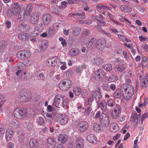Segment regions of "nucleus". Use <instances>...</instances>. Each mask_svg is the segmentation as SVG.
Masks as SVG:
<instances>
[{
  "label": "nucleus",
  "instance_id": "f257e3e1",
  "mask_svg": "<svg viewBox=\"0 0 148 148\" xmlns=\"http://www.w3.org/2000/svg\"><path fill=\"white\" fill-rule=\"evenodd\" d=\"M68 102V100L65 96L58 94L55 96L53 105L58 108L61 106L64 108L67 106Z\"/></svg>",
  "mask_w": 148,
  "mask_h": 148
},
{
  "label": "nucleus",
  "instance_id": "f03ea898",
  "mask_svg": "<svg viewBox=\"0 0 148 148\" xmlns=\"http://www.w3.org/2000/svg\"><path fill=\"white\" fill-rule=\"evenodd\" d=\"M91 96L88 98V103L89 105H91L93 100L95 99L96 102L98 103L101 99L102 95L100 88L97 90H93L91 93Z\"/></svg>",
  "mask_w": 148,
  "mask_h": 148
},
{
  "label": "nucleus",
  "instance_id": "7ed1b4c3",
  "mask_svg": "<svg viewBox=\"0 0 148 148\" xmlns=\"http://www.w3.org/2000/svg\"><path fill=\"white\" fill-rule=\"evenodd\" d=\"M72 84L71 81L69 79H66L62 80L60 82L59 87L61 90L63 91L70 88Z\"/></svg>",
  "mask_w": 148,
  "mask_h": 148
},
{
  "label": "nucleus",
  "instance_id": "20e7f679",
  "mask_svg": "<svg viewBox=\"0 0 148 148\" xmlns=\"http://www.w3.org/2000/svg\"><path fill=\"white\" fill-rule=\"evenodd\" d=\"M99 121L103 128L108 127L110 123L109 119L107 115L105 113H101V117L99 119Z\"/></svg>",
  "mask_w": 148,
  "mask_h": 148
},
{
  "label": "nucleus",
  "instance_id": "39448f33",
  "mask_svg": "<svg viewBox=\"0 0 148 148\" xmlns=\"http://www.w3.org/2000/svg\"><path fill=\"white\" fill-rule=\"evenodd\" d=\"M94 77L97 81H102L106 77V73L102 69H99L95 72Z\"/></svg>",
  "mask_w": 148,
  "mask_h": 148
},
{
  "label": "nucleus",
  "instance_id": "423d86ee",
  "mask_svg": "<svg viewBox=\"0 0 148 148\" xmlns=\"http://www.w3.org/2000/svg\"><path fill=\"white\" fill-rule=\"evenodd\" d=\"M13 114L15 118L21 119L27 116V113L24 110L16 109L14 112Z\"/></svg>",
  "mask_w": 148,
  "mask_h": 148
},
{
  "label": "nucleus",
  "instance_id": "0eeeda50",
  "mask_svg": "<svg viewBox=\"0 0 148 148\" xmlns=\"http://www.w3.org/2000/svg\"><path fill=\"white\" fill-rule=\"evenodd\" d=\"M21 10L20 5L18 3H13L12 5V8L10 10L11 13L14 15H16Z\"/></svg>",
  "mask_w": 148,
  "mask_h": 148
},
{
  "label": "nucleus",
  "instance_id": "6e6552de",
  "mask_svg": "<svg viewBox=\"0 0 148 148\" xmlns=\"http://www.w3.org/2000/svg\"><path fill=\"white\" fill-rule=\"evenodd\" d=\"M59 61V58L57 56H55L49 59L46 62V64L49 66H56L58 61Z\"/></svg>",
  "mask_w": 148,
  "mask_h": 148
},
{
  "label": "nucleus",
  "instance_id": "1a4fd4ad",
  "mask_svg": "<svg viewBox=\"0 0 148 148\" xmlns=\"http://www.w3.org/2000/svg\"><path fill=\"white\" fill-rule=\"evenodd\" d=\"M122 90L123 92L133 95L134 93V89L133 87L130 85L127 86L125 84L121 86Z\"/></svg>",
  "mask_w": 148,
  "mask_h": 148
},
{
  "label": "nucleus",
  "instance_id": "9d476101",
  "mask_svg": "<svg viewBox=\"0 0 148 148\" xmlns=\"http://www.w3.org/2000/svg\"><path fill=\"white\" fill-rule=\"evenodd\" d=\"M20 94L25 98V102H28L31 99V93L28 90H22Z\"/></svg>",
  "mask_w": 148,
  "mask_h": 148
},
{
  "label": "nucleus",
  "instance_id": "9b49d317",
  "mask_svg": "<svg viewBox=\"0 0 148 148\" xmlns=\"http://www.w3.org/2000/svg\"><path fill=\"white\" fill-rule=\"evenodd\" d=\"M139 80L141 87L145 88L148 87V74L146 75L144 78L141 76H140Z\"/></svg>",
  "mask_w": 148,
  "mask_h": 148
},
{
  "label": "nucleus",
  "instance_id": "f8f14e48",
  "mask_svg": "<svg viewBox=\"0 0 148 148\" xmlns=\"http://www.w3.org/2000/svg\"><path fill=\"white\" fill-rule=\"evenodd\" d=\"M89 127L88 124L86 121H81L79 124V130L82 132L86 131Z\"/></svg>",
  "mask_w": 148,
  "mask_h": 148
},
{
  "label": "nucleus",
  "instance_id": "ddd939ff",
  "mask_svg": "<svg viewBox=\"0 0 148 148\" xmlns=\"http://www.w3.org/2000/svg\"><path fill=\"white\" fill-rule=\"evenodd\" d=\"M52 17L51 15L48 13L45 14L42 18V20L44 25H47L51 22Z\"/></svg>",
  "mask_w": 148,
  "mask_h": 148
},
{
  "label": "nucleus",
  "instance_id": "4468645a",
  "mask_svg": "<svg viewBox=\"0 0 148 148\" xmlns=\"http://www.w3.org/2000/svg\"><path fill=\"white\" fill-rule=\"evenodd\" d=\"M40 144V142L38 140L34 138L31 140L29 144L31 148H38Z\"/></svg>",
  "mask_w": 148,
  "mask_h": 148
},
{
  "label": "nucleus",
  "instance_id": "2eb2a0df",
  "mask_svg": "<svg viewBox=\"0 0 148 148\" xmlns=\"http://www.w3.org/2000/svg\"><path fill=\"white\" fill-rule=\"evenodd\" d=\"M48 46L47 41L43 42L40 45L38 49V51L39 52H43L45 51Z\"/></svg>",
  "mask_w": 148,
  "mask_h": 148
},
{
  "label": "nucleus",
  "instance_id": "dca6fc26",
  "mask_svg": "<svg viewBox=\"0 0 148 148\" xmlns=\"http://www.w3.org/2000/svg\"><path fill=\"white\" fill-rule=\"evenodd\" d=\"M39 14L38 12H35L32 16L30 19L31 22L32 24H36L39 20Z\"/></svg>",
  "mask_w": 148,
  "mask_h": 148
},
{
  "label": "nucleus",
  "instance_id": "f3484780",
  "mask_svg": "<svg viewBox=\"0 0 148 148\" xmlns=\"http://www.w3.org/2000/svg\"><path fill=\"white\" fill-rule=\"evenodd\" d=\"M87 46L90 49L96 48V41H95L94 38H91L88 40Z\"/></svg>",
  "mask_w": 148,
  "mask_h": 148
},
{
  "label": "nucleus",
  "instance_id": "a211bd4d",
  "mask_svg": "<svg viewBox=\"0 0 148 148\" xmlns=\"http://www.w3.org/2000/svg\"><path fill=\"white\" fill-rule=\"evenodd\" d=\"M123 91L122 90V87L121 89H118L114 92L113 97L115 98H123Z\"/></svg>",
  "mask_w": 148,
  "mask_h": 148
},
{
  "label": "nucleus",
  "instance_id": "6ab92c4d",
  "mask_svg": "<svg viewBox=\"0 0 148 148\" xmlns=\"http://www.w3.org/2000/svg\"><path fill=\"white\" fill-rule=\"evenodd\" d=\"M68 116L64 114H61L59 117V121L62 125H65L68 122Z\"/></svg>",
  "mask_w": 148,
  "mask_h": 148
},
{
  "label": "nucleus",
  "instance_id": "aec40b11",
  "mask_svg": "<svg viewBox=\"0 0 148 148\" xmlns=\"http://www.w3.org/2000/svg\"><path fill=\"white\" fill-rule=\"evenodd\" d=\"M106 43V41L104 39H102L96 41V48L99 50H101L102 48Z\"/></svg>",
  "mask_w": 148,
  "mask_h": 148
},
{
  "label": "nucleus",
  "instance_id": "412c9836",
  "mask_svg": "<svg viewBox=\"0 0 148 148\" xmlns=\"http://www.w3.org/2000/svg\"><path fill=\"white\" fill-rule=\"evenodd\" d=\"M33 5L31 4H29L26 8V10L24 11L23 16L26 17L29 16L33 8Z\"/></svg>",
  "mask_w": 148,
  "mask_h": 148
},
{
  "label": "nucleus",
  "instance_id": "4be33fe9",
  "mask_svg": "<svg viewBox=\"0 0 148 148\" xmlns=\"http://www.w3.org/2000/svg\"><path fill=\"white\" fill-rule=\"evenodd\" d=\"M47 145L49 148H53L56 144V142L54 138H49L47 140Z\"/></svg>",
  "mask_w": 148,
  "mask_h": 148
},
{
  "label": "nucleus",
  "instance_id": "5701e85b",
  "mask_svg": "<svg viewBox=\"0 0 148 148\" xmlns=\"http://www.w3.org/2000/svg\"><path fill=\"white\" fill-rule=\"evenodd\" d=\"M84 140L81 138H78L76 141V148H84Z\"/></svg>",
  "mask_w": 148,
  "mask_h": 148
},
{
  "label": "nucleus",
  "instance_id": "b1692460",
  "mask_svg": "<svg viewBox=\"0 0 148 148\" xmlns=\"http://www.w3.org/2000/svg\"><path fill=\"white\" fill-rule=\"evenodd\" d=\"M119 130V127L118 124L115 123H111L110 125V130L112 132L115 133Z\"/></svg>",
  "mask_w": 148,
  "mask_h": 148
},
{
  "label": "nucleus",
  "instance_id": "393cba45",
  "mask_svg": "<svg viewBox=\"0 0 148 148\" xmlns=\"http://www.w3.org/2000/svg\"><path fill=\"white\" fill-rule=\"evenodd\" d=\"M120 113L119 110L118 108H115L112 111L111 115L114 119H117L119 118Z\"/></svg>",
  "mask_w": 148,
  "mask_h": 148
},
{
  "label": "nucleus",
  "instance_id": "a878e982",
  "mask_svg": "<svg viewBox=\"0 0 148 148\" xmlns=\"http://www.w3.org/2000/svg\"><path fill=\"white\" fill-rule=\"evenodd\" d=\"M88 140L90 143H96L97 142V138L96 136L92 134L89 135L87 137Z\"/></svg>",
  "mask_w": 148,
  "mask_h": 148
},
{
  "label": "nucleus",
  "instance_id": "bb28decb",
  "mask_svg": "<svg viewBox=\"0 0 148 148\" xmlns=\"http://www.w3.org/2000/svg\"><path fill=\"white\" fill-rule=\"evenodd\" d=\"M68 139V136L65 134H60L58 137V140L62 144L65 143Z\"/></svg>",
  "mask_w": 148,
  "mask_h": 148
},
{
  "label": "nucleus",
  "instance_id": "cd10ccee",
  "mask_svg": "<svg viewBox=\"0 0 148 148\" xmlns=\"http://www.w3.org/2000/svg\"><path fill=\"white\" fill-rule=\"evenodd\" d=\"M30 29L29 26L28 25L22 24L19 26V29L23 32L28 31Z\"/></svg>",
  "mask_w": 148,
  "mask_h": 148
},
{
  "label": "nucleus",
  "instance_id": "c85d7f7f",
  "mask_svg": "<svg viewBox=\"0 0 148 148\" xmlns=\"http://www.w3.org/2000/svg\"><path fill=\"white\" fill-rule=\"evenodd\" d=\"M103 127L99 124L94 123L93 125V129L96 132H99L100 131L103 130Z\"/></svg>",
  "mask_w": 148,
  "mask_h": 148
},
{
  "label": "nucleus",
  "instance_id": "c756f323",
  "mask_svg": "<svg viewBox=\"0 0 148 148\" xmlns=\"http://www.w3.org/2000/svg\"><path fill=\"white\" fill-rule=\"evenodd\" d=\"M19 69L18 70L16 73L17 76L20 73H21L23 70L25 68V66L24 64L22 63H20L18 65Z\"/></svg>",
  "mask_w": 148,
  "mask_h": 148
},
{
  "label": "nucleus",
  "instance_id": "7c9ffc66",
  "mask_svg": "<svg viewBox=\"0 0 148 148\" xmlns=\"http://www.w3.org/2000/svg\"><path fill=\"white\" fill-rule=\"evenodd\" d=\"M118 78L117 77L113 75H111L108 77H107V80L108 82H114L117 80Z\"/></svg>",
  "mask_w": 148,
  "mask_h": 148
},
{
  "label": "nucleus",
  "instance_id": "2f4dec72",
  "mask_svg": "<svg viewBox=\"0 0 148 148\" xmlns=\"http://www.w3.org/2000/svg\"><path fill=\"white\" fill-rule=\"evenodd\" d=\"M114 69L116 72H122L125 70V68L123 64H119L115 66Z\"/></svg>",
  "mask_w": 148,
  "mask_h": 148
},
{
  "label": "nucleus",
  "instance_id": "473e14b6",
  "mask_svg": "<svg viewBox=\"0 0 148 148\" xmlns=\"http://www.w3.org/2000/svg\"><path fill=\"white\" fill-rule=\"evenodd\" d=\"M17 56L19 59L23 60L25 58L24 50H21L18 51L16 54Z\"/></svg>",
  "mask_w": 148,
  "mask_h": 148
},
{
  "label": "nucleus",
  "instance_id": "72a5a7b5",
  "mask_svg": "<svg viewBox=\"0 0 148 148\" xmlns=\"http://www.w3.org/2000/svg\"><path fill=\"white\" fill-rule=\"evenodd\" d=\"M133 95L132 94L123 92V98L124 99L128 101L132 99Z\"/></svg>",
  "mask_w": 148,
  "mask_h": 148
},
{
  "label": "nucleus",
  "instance_id": "f704fd0d",
  "mask_svg": "<svg viewBox=\"0 0 148 148\" xmlns=\"http://www.w3.org/2000/svg\"><path fill=\"white\" fill-rule=\"evenodd\" d=\"M18 38L22 41H25L26 38L28 37V36L26 33L23 32L20 33L18 35Z\"/></svg>",
  "mask_w": 148,
  "mask_h": 148
},
{
  "label": "nucleus",
  "instance_id": "c9c22d12",
  "mask_svg": "<svg viewBox=\"0 0 148 148\" xmlns=\"http://www.w3.org/2000/svg\"><path fill=\"white\" fill-rule=\"evenodd\" d=\"M79 50L76 49L71 50L69 52V54L73 56H77L79 53Z\"/></svg>",
  "mask_w": 148,
  "mask_h": 148
},
{
  "label": "nucleus",
  "instance_id": "e433bc0d",
  "mask_svg": "<svg viewBox=\"0 0 148 148\" xmlns=\"http://www.w3.org/2000/svg\"><path fill=\"white\" fill-rule=\"evenodd\" d=\"M45 118L46 121L48 122H51L53 120V118L52 115L50 113H47L46 116H45Z\"/></svg>",
  "mask_w": 148,
  "mask_h": 148
},
{
  "label": "nucleus",
  "instance_id": "4c0bfd02",
  "mask_svg": "<svg viewBox=\"0 0 148 148\" xmlns=\"http://www.w3.org/2000/svg\"><path fill=\"white\" fill-rule=\"evenodd\" d=\"M81 91V88L77 86L74 88L73 92L75 95L78 96L80 94Z\"/></svg>",
  "mask_w": 148,
  "mask_h": 148
},
{
  "label": "nucleus",
  "instance_id": "58836bf2",
  "mask_svg": "<svg viewBox=\"0 0 148 148\" xmlns=\"http://www.w3.org/2000/svg\"><path fill=\"white\" fill-rule=\"evenodd\" d=\"M93 64H97L100 63L102 61L101 59L98 57H95L91 60Z\"/></svg>",
  "mask_w": 148,
  "mask_h": 148
},
{
  "label": "nucleus",
  "instance_id": "ea45409f",
  "mask_svg": "<svg viewBox=\"0 0 148 148\" xmlns=\"http://www.w3.org/2000/svg\"><path fill=\"white\" fill-rule=\"evenodd\" d=\"M11 125L17 128L20 125L18 121L16 119H14L12 120L11 123Z\"/></svg>",
  "mask_w": 148,
  "mask_h": 148
},
{
  "label": "nucleus",
  "instance_id": "a19ab883",
  "mask_svg": "<svg viewBox=\"0 0 148 148\" xmlns=\"http://www.w3.org/2000/svg\"><path fill=\"white\" fill-rule=\"evenodd\" d=\"M120 9L122 10L125 12L130 11L132 10V9L131 8L125 5L121 6L120 7Z\"/></svg>",
  "mask_w": 148,
  "mask_h": 148
},
{
  "label": "nucleus",
  "instance_id": "79ce46f5",
  "mask_svg": "<svg viewBox=\"0 0 148 148\" xmlns=\"http://www.w3.org/2000/svg\"><path fill=\"white\" fill-rule=\"evenodd\" d=\"M104 69L107 71H111L112 69V65L111 64H107L103 66Z\"/></svg>",
  "mask_w": 148,
  "mask_h": 148
},
{
  "label": "nucleus",
  "instance_id": "37998d69",
  "mask_svg": "<svg viewBox=\"0 0 148 148\" xmlns=\"http://www.w3.org/2000/svg\"><path fill=\"white\" fill-rule=\"evenodd\" d=\"M100 106L102 109H106L107 108V103L104 100H102L100 102Z\"/></svg>",
  "mask_w": 148,
  "mask_h": 148
},
{
  "label": "nucleus",
  "instance_id": "c03bdc74",
  "mask_svg": "<svg viewBox=\"0 0 148 148\" xmlns=\"http://www.w3.org/2000/svg\"><path fill=\"white\" fill-rule=\"evenodd\" d=\"M92 108L90 106H88L87 108H85V113L88 115L92 110Z\"/></svg>",
  "mask_w": 148,
  "mask_h": 148
},
{
  "label": "nucleus",
  "instance_id": "a18cd8bd",
  "mask_svg": "<svg viewBox=\"0 0 148 148\" xmlns=\"http://www.w3.org/2000/svg\"><path fill=\"white\" fill-rule=\"evenodd\" d=\"M75 71L78 74V75H80L81 74L82 70L81 66H78L75 69Z\"/></svg>",
  "mask_w": 148,
  "mask_h": 148
},
{
  "label": "nucleus",
  "instance_id": "49530a36",
  "mask_svg": "<svg viewBox=\"0 0 148 148\" xmlns=\"http://www.w3.org/2000/svg\"><path fill=\"white\" fill-rule=\"evenodd\" d=\"M80 31L81 29L79 28H76L73 31V34L75 36H77L79 34Z\"/></svg>",
  "mask_w": 148,
  "mask_h": 148
},
{
  "label": "nucleus",
  "instance_id": "de8ad7c7",
  "mask_svg": "<svg viewBox=\"0 0 148 148\" xmlns=\"http://www.w3.org/2000/svg\"><path fill=\"white\" fill-rule=\"evenodd\" d=\"M85 13L84 12H82L81 13H77V17L79 18H85Z\"/></svg>",
  "mask_w": 148,
  "mask_h": 148
},
{
  "label": "nucleus",
  "instance_id": "09e8293b",
  "mask_svg": "<svg viewBox=\"0 0 148 148\" xmlns=\"http://www.w3.org/2000/svg\"><path fill=\"white\" fill-rule=\"evenodd\" d=\"M107 104L108 106L111 107H113L115 106V102L112 99H109L107 102Z\"/></svg>",
  "mask_w": 148,
  "mask_h": 148
},
{
  "label": "nucleus",
  "instance_id": "8fccbe9b",
  "mask_svg": "<svg viewBox=\"0 0 148 148\" xmlns=\"http://www.w3.org/2000/svg\"><path fill=\"white\" fill-rule=\"evenodd\" d=\"M24 52L25 53V58H27L29 57L31 55V52L28 50H24Z\"/></svg>",
  "mask_w": 148,
  "mask_h": 148
},
{
  "label": "nucleus",
  "instance_id": "3c124183",
  "mask_svg": "<svg viewBox=\"0 0 148 148\" xmlns=\"http://www.w3.org/2000/svg\"><path fill=\"white\" fill-rule=\"evenodd\" d=\"M101 112L100 111H98L96 114L94 118L96 119L99 118L100 119L101 117Z\"/></svg>",
  "mask_w": 148,
  "mask_h": 148
},
{
  "label": "nucleus",
  "instance_id": "603ef678",
  "mask_svg": "<svg viewBox=\"0 0 148 148\" xmlns=\"http://www.w3.org/2000/svg\"><path fill=\"white\" fill-rule=\"evenodd\" d=\"M5 100L2 95H0V106H2L5 102Z\"/></svg>",
  "mask_w": 148,
  "mask_h": 148
},
{
  "label": "nucleus",
  "instance_id": "864d4df0",
  "mask_svg": "<svg viewBox=\"0 0 148 148\" xmlns=\"http://www.w3.org/2000/svg\"><path fill=\"white\" fill-rule=\"evenodd\" d=\"M37 121L38 123L40 125H42L44 122V120L42 118L39 117Z\"/></svg>",
  "mask_w": 148,
  "mask_h": 148
},
{
  "label": "nucleus",
  "instance_id": "5fc2aeb1",
  "mask_svg": "<svg viewBox=\"0 0 148 148\" xmlns=\"http://www.w3.org/2000/svg\"><path fill=\"white\" fill-rule=\"evenodd\" d=\"M6 27L8 28H10L11 26V23L10 21L7 20L5 21V23Z\"/></svg>",
  "mask_w": 148,
  "mask_h": 148
},
{
  "label": "nucleus",
  "instance_id": "6e6d98bb",
  "mask_svg": "<svg viewBox=\"0 0 148 148\" xmlns=\"http://www.w3.org/2000/svg\"><path fill=\"white\" fill-rule=\"evenodd\" d=\"M5 46V41H3L0 42V50L4 49Z\"/></svg>",
  "mask_w": 148,
  "mask_h": 148
},
{
  "label": "nucleus",
  "instance_id": "4d7b16f0",
  "mask_svg": "<svg viewBox=\"0 0 148 148\" xmlns=\"http://www.w3.org/2000/svg\"><path fill=\"white\" fill-rule=\"evenodd\" d=\"M148 117V116L147 113H145L142 116L141 121L142 122H143L144 119H145L147 118Z\"/></svg>",
  "mask_w": 148,
  "mask_h": 148
},
{
  "label": "nucleus",
  "instance_id": "13d9d810",
  "mask_svg": "<svg viewBox=\"0 0 148 148\" xmlns=\"http://www.w3.org/2000/svg\"><path fill=\"white\" fill-rule=\"evenodd\" d=\"M13 136V134L6 135V138L8 141H10L12 138Z\"/></svg>",
  "mask_w": 148,
  "mask_h": 148
},
{
  "label": "nucleus",
  "instance_id": "bf43d9fd",
  "mask_svg": "<svg viewBox=\"0 0 148 148\" xmlns=\"http://www.w3.org/2000/svg\"><path fill=\"white\" fill-rule=\"evenodd\" d=\"M13 132L12 130H11L9 129H8L7 130L6 132V135H10L13 134Z\"/></svg>",
  "mask_w": 148,
  "mask_h": 148
},
{
  "label": "nucleus",
  "instance_id": "052dcab7",
  "mask_svg": "<svg viewBox=\"0 0 148 148\" xmlns=\"http://www.w3.org/2000/svg\"><path fill=\"white\" fill-rule=\"evenodd\" d=\"M99 8L101 9L103 8L104 9L108 10L109 9V7L105 5H100L99 6Z\"/></svg>",
  "mask_w": 148,
  "mask_h": 148
},
{
  "label": "nucleus",
  "instance_id": "680f3d73",
  "mask_svg": "<svg viewBox=\"0 0 148 148\" xmlns=\"http://www.w3.org/2000/svg\"><path fill=\"white\" fill-rule=\"evenodd\" d=\"M18 99L21 102H25V98H24L23 96H22V95H21L19 96L18 97Z\"/></svg>",
  "mask_w": 148,
  "mask_h": 148
},
{
  "label": "nucleus",
  "instance_id": "e2e57ef3",
  "mask_svg": "<svg viewBox=\"0 0 148 148\" xmlns=\"http://www.w3.org/2000/svg\"><path fill=\"white\" fill-rule=\"evenodd\" d=\"M92 18H93L97 21H99L100 23H102V20H100V19H99V18L97 17V16H92Z\"/></svg>",
  "mask_w": 148,
  "mask_h": 148
},
{
  "label": "nucleus",
  "instance_id": "0e129e2a",
  "mask_svg": "<svg viewBox=\"0 0 148 148\" xmlns=\"http://www.w3.org/2000/svg\"><path fill=\"white\" fill-rule=\"evenodd\" d=\"M123 53L124 56L126 59H127L129 58V55L126 52L123 51Z\"/></svg>",
  "mask_w": 148,
  "mask_h": 148
},
{
  "label": "nucleus",
  "instance_id": "69168bd1",
  "mask_svg": "<svg viewBox=\"0 0 148 148\" xmlns=\"http://www.w3.org/2000/svg\"><path fill=\"white\" fill-rule=\"evenodd\" d=\"M61 5L63 6L64 8H66L67 7V5L68 3L67 2L65 1H62L61 3Z\"/></svg>",
  "mask_w": 148,
  "mask_h": 148
},
{
  "label": "nucleus",
  "instance_id": "338daca9",
  "mask_svg": "<svg viewBox=\"0 0 148 148\" xmlns=\"http://www.w3.org/2000/svg\"><path fill=\"white\" fill-rule=\"evenodd\" d=\"M117 36L118 39L120 40H121L122 39H125V36L124 35L118 34Z\"/></svg>",
  "mask_w": 148,
  "mask_h": 148
},
{
  "label": "nucleus",
  "instance_id": "774afa93",
  "mask_svg": "<svg viewBox=\"0 0 148 148\" xmlns=\"http://www.w3.org/2000/svg\"><path fill=\"white\" fill-rule=\"evenodd\" d=\"M140 40L141 42H143L147 40V38L142 36H139L138 37Z\"/></svg>",
  "mask_w": 148,
  "mask_h": 148
}]
</instances>
